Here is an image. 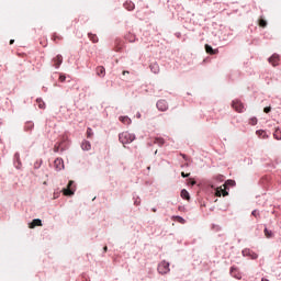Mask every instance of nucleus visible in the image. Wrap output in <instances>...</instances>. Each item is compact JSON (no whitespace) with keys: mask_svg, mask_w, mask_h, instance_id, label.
<instances>
[{"mask_svg":"<svg viewBox=\"0 0 281 281\" xmlns=\"http://www.w3.org/2000/svg\"><path fill=\"white\" fill-rule=\"evenodd\" d=\"M158 272L161 273V276H166V273L170 272V263L167 261H161L158 265Z\"/></svg>","mask_w":281,"mask_h":281,"instance_id":"nucleus-3","label":"nucleus"},{"mask_svg":"<svg viewBox=\"0 0 281 281\" xmlns=\"http://www.w3.org/2000/svg\"><path fill=\"white\" fill-rule=\"evenodd\" d=\"M259 26L260 27H267V20H259Z\"/></svg>","mask_w":281,"mask_h":281,"instance_id":"nucleus-29","label":"nucleus"},{"mask_svg":"<svg viewBox=\"0 0 281 281\" xmlns=\"http://www.w3.org/2000/svg\"><path fill=\"white\" fill-rule=\"evenodd\" d=\"M263 111H265L266 113H271V106L265 108Z\"/></svg>","mask_w":281,"mask_h":281,"instance_id":"nucleus-35","label":"nucleus"},{"mask_svg":"<svg viewBox=\"0 0 281 281\" xmlns=\"http://www.w3.org/2000/svg\"><path fill=\"white\" fill-rule=\"evenodd\" d=\"M29 227L30 229H34V227H43V222L38 218L33 220Z\"/></svg>","mask_w":281,"mask_h":281,"instance_id":"nucleus-10","label":"nucleus"},{"mask_svg":"<svg viewBox=\"0 0 281 281\" xmlns=\"http://www.w3.org/2000/svg\"><path fill=\"white\" fill-rule=\"evenodd\" d=\"M126 74H128V70L123 71V76H126Z\"/></svg>","mask_w":281,"mask_h":281,"instance_id":"nucleus-40","label":"nucleus"},{"mask_svg":"<svg viewBox=\"0 0 281 281\" xmlns=\"http://www.w3.org/2000/svg\"><path fill=\"white\" fill-rule=\"evenodd\" d=\"M231 274L233 276V278H236L237 280H240L241 278L240 273H238V269H236L235 267L231 268Z\"/></svg>","mask_w":281,"mask_h":281,"instance_id":"nucleus-13","label":"nucleus"},{"mask_svg":"<svg viewBox=\"0 0 281 281\" xmlns=\"http://www.w3.org/2000/svg\"><path fill=\"white\" fill-rule=\"evenodd\" d=\"M56 38H58V36H54V41H56Z\"/></svg>","mask_w":281,"mask_h":281,"instance_id":"nucleus-41","label":"nucleus"},{"mask_svg":"<svg viewBox=\"0 0 281 281\" xmlns=\"http://www.w3.org/2000/svg\"><path fill=\"white\" fill-rule=\"evenodd\" d=\"M279 63H280V55L278 54H273L269 58V64L272 65V67H278Z\"/></svg>","mask_w":281,"mask_h":281,"instance_id":"nucleus-6","label":"nucleus"},{"mask_svg":"<svg viewBox=\"0 0 281 281\" xmlns=\"http://www.w3.org/2000/svg\"><path fill=\"white\" fill-rule=\"evenodd\" d=\"M188 184L189 186H196V181H194L193 179H189Z\"/></svg>","mask_w":281,"mask_h":281,"instance_id":"nucleus-33","label":"nucleus"},{"mask_svg":"<svg viewBox=\"0 0 281 281\" xmlns=\"http://www.w3.org/2000/svg\"><path fill=\"white\" fill-rule=\"evenodd\" d=\"M180 195L182 199H186V201H190V193L188 192V190L183 189Z\"/></svg>","mask_w":281,"mask_h":281,"instance_id":"nucleus-18","label":"nucleus"},{"mask_svg":"<svg viewBox=\"0 0 281 281\" xmlns=\"http://www.w3.org/2000/svg\"><path fill=\"white\" fill-rule=\"evenodd\" d=\"M228 194L226 184L217 188L215 192V196H227Z\"/></svg>","mask_w":281,"mask_h":281,"instance_id":"nucleus-5","label":"nucleus"},{"mask_svg":"<svg viewBox=\"0 0 281 281\" xmlns=\"http://www.w3.org/2000/svg\"><path fill=\"white\" fill-rule=\"evenodd\" d=\"M232 108L234 109V111H236L237 113H243L245 111V104H243V102L238 99H235L232 103Z\"/></svg>","mask_w":281,"mask_h":281,"instance_id":"nucleus-4","label":"nucleus"},{"mask_svg":"<svg viewBox=\"0 0 281 281\" xmlns=\"http://www.w3.org/2000/svg\"><path fill=\"white\" fill-rule=\"evenodd\" d=\"M124 8L125 10H128L130 12L135 10V3H133V1H126L124 3Z\"/></svg>","mask_w":281,"mask_h":281,"instance_id":"nucleus-12","label":"nucleus"},{"mask_svg":"<svg viewBox=\"0 0 281 281\" xmlns=\"http://www.w3.org/2000/svg\"><path fill=\"white\" fill-rule=\"evenodd\" d=\"M88 38L92 42V43H98V35L93 34V33H89L88 34Z\"/></svg>","mask_w":281,"mask_h":281,"instance_id":"nucleus-22","label":"nucleus"},{"mask_svg":"<svg viewBox=\"0 0 281 281\" xmlns=\"http://www.w3.org/2000/svg\"><path fill=\"white\" fill-rule=\"evenodd\" d=\"M10 45H14V40H10Z\"/></svg>","mask_w":281,"mask_h":281,"instance_id":"nucleus-39","label":"nucleus"},{"mask_svg":"<svg viewBox=\"0 0 281 281\" xmlns=\"http://www.w3.org/2000/svg\"><path fill=\"white\" fill-rule=\"evenodd\" d=\"M156 106H157L158 111H166L168 109V101L167 100H159L156 103Z\"/></svg>","mask_w":281,"mask_h":281,"instance_id":"nucleus-7","label":"nucleus"},{"mask_svg":"<svg viewBox=\"0 0 281 281\" xmlns=\"http://www.w3.org/2000/svg\"><path fill=\"white\" fill-rule=\"evenodd\" d=\"M181 177H183L184 179L187 178V177H190V172L189 173H186V172H181Z\"/></svg>","mask_w":281,"mask_h":281,"instance_id":"nucleus-36","label":"nucleus"},{"mask_svg":"<svg viewBox=\"0 0 281 281\" xmlns=\"http://www.w3.org/2000/svg\"><path fill=\"white\" fill-rule=\"evenodd\" d=\"M55 166H56L57 170H61V169L64 168L63 159L57 158V159L55 160Z\"/></svg>","mask_w":281,"mask_h":281,"instance_id":"nucleus-20","label":"nucleus"},{"mask_svg":"<svg viewBox=\"0 0 281 281\" xmlns=\"http://www.w3.org/2000/svg\"><path fill=\"white\" fill-rule=\"evenodd\" d=\"M205 52L211 56H216V54H218V49L212 48V46H210L209 44H205Z\"/></svg>","mask_w":281,"mask_h":281,"instance_id":"nucleus-11","label":"nucleus"},{"mask_svg":"<svg viewBox=\"0 0 281 281\" xmlns=\"http://www.w3.org/2000/svg\"><path fill=\"white\" fill-rule=\"evenodd\" d=\"M114 50L122 52V46H120V44H117V42H116V45L114 47Z\"/></svg>","mask_w":281,"mask_h":281,"instance_id":"nucleus-31","label":"nucleus"},{"mask_svg":"<svg viewBox=\"0 0 281 281\" xmlns=\"http://www.w3.org/2000/svg\"><path fill=\"white\" fill-rule=\"evenodd\" d=\"M82 150H89L91 148V143L89 140H83L81 143Z\"/></svg>","mask_w":281,"mask_h":281,"instance_id":"nucleus-16","label":"nucleus"},{"mask_svg":"<svg viewBox=\"0 0 281 281\" xmlns=\"http://www.w3.org/2000/svg\"><path fill=\"white\" fill-rule=\"evenodd\" d=\"M67 80V77L65 75L59 76V82H65Z\"/></svg>","mask_w":281,"mask_h":281,"instance_id":"nucleus-32","label":"nucleus"},{"mask_svg":"<svg viewBox=\"0 0 281 281\" xmlns=\"http://www.w3.org/2000/svg\"><path fill=\"white\" fill-rule=\"evenodd\" d=\"M76 192V186H74V181L70 180L67 184L66 189H63L64 196H74Z\"/></svg>","mask_w":281,"mask_h":281,"instance_id":"nucleus-2","label":"nucleus"},{"mask_svg":"<svg viewBox=\"0 0 281 281\" xmlns=\"http://www.w3.org/2000/svg\"><path fill=\"white\" fill-rule=\"evenodd\" d=\"M273 137L274 139H281V130L280 128H277L273 133Z\"/></svg>","mask_w":281,"mask_h":281,"instance_id":"nucleus-23","label":"nucleus"},{"mask_svg":"<svg viewBox=\"0 0 281 281\" xmlns=\"http://www.w3.org/2000/svg\"><path fill=\"white\" fill-rule=\"evenodd\" d=\"M154 144H157V146H164L166 144V140L161 137H157L155 138Z\"/></svg>","mask_w":281,"mask_h":281,"instance_id":"nucleus-21","label":"nucleus"},{"mask_svg":"<svg viewBox=\"0 0 281 281\" xmlns=\"http://www.w3.org/2000/svg\"><path fill=\"white\" fill-rule=\"evenodd\" d=\"M245 254L248 255L249 257H251L252 260H256L258 258V254H256V252H251L249 250H244L243 255L245 256Z\"/></svg>","mask_w":281,"mask_h":281,"instance_id":"nucleus-17","label":"nucleus"},{"mask_svg":"<svg viewBox=\"0 0 281 281\" xmlns=\"http://www.w3.org/2000/svg\"><path fill=\"white\" fill-rule=\"evenodd\" d=\"M265 236L266 238H273V232L271 231H268L267 228H265Z\"/></svg>","mask_w":281,"mask_h":281,"instance_id":"nucleus-24","label":"nucleus"},{"mask_svg":"<svg viewBox=\"0 0 281 281\" xmlns=\"http://www.w3.org/2000/svg\"><path fill=\"white\" fill-rule=\"evenodd\" d=\"M60 148V145H55L54 151L58 153V149Z\"/></svg>","mask_w":281,"mask_h":281,"instance_id":"nucleus-37","label":"nucleus"},{"mask_svg":"<svg viewBox=\"0 0 281 281\" xmlns=\"http://www.w3.org/2000/svg\"><path fill=\"white\" fill-rule=\"evenodd\" d=\"M104 252L109 251V247H103Z\"/></svg>","mask_w":281,"mask_h":281,"instance_id":"nucleus-38","label":"nucleus"},{"mask_svg":"<svg viewBox=\"0 0 281 281\" xmlns=\"http://www.w3.org/2000/svg\"><path fill=\"white\" fill-rule=\"evenodd\" d=\"M87 137H88V138L93 137V130H91V127H88V128H87Z\"/></svg>","mask_w":281,"mask_h":281,"instance_id":"nucleus-27","label":"nucleus"},{"mask_svg":"<svg viewBox=\"0 0 281 281\" xmlns=\"http://www.w3.org/2000/svg\"><path fill=\"white\" fill-rule=\"evenodd\" d=\"M119 140L121 144H131L132 142H135V136L134 134H131L128 132H123L119 135Z\"/></svg>","mask_w":281,"mask_h":281,"instance_id":"nucleus-1","label":"nucleus"},{"mask_svg":"<svg viewBox=\"0 0 281 281\" xmlns=\"http://www.w3.org/2000/svg\"><path fill=\"white\" fill-rule=\"evenodd\" d=\"M224 186H236V181L234 180H227L226 183Z\"/></svg>","mask_w":281,"mask_h":281,"instance_id":"nucleus-30","label":"nucleus"},{"mask_svg":"<svg viewBox=\"0 0 281 281\" xmlns=\"http://www.w3.org/2000/svg\"><path fill=\"white\" fill-rule=\"evenodd\" d=\"M34 128V122L27 121L24 125V131H32Z\"/></svg>","mask_w":281,"mask_h":281,"instance_id":"nucleus-15","label":"nucleus"},{"mask_svg":"<svg viewBox=\"0 0 281 281\" xmlns=\"http://www.w3.org/2000/svg\"><path fill=\"white\" fill-rule=\"evenodd\" d=\"M252 216H255L256 218H258V216H260V213L259 212H257L256 210L255 211H252Z\"/></svg>","mask_w":281,"mask_h":281,"instance_id":"nucleus-34","label":"nucleus"},{"mask_svg":"<svg viewBox=\"0 0 281 281\" xmlns=\"http://www.w3.org/2000/svg\"><path fill=\"white\" fill-rule=\"evenodd\" d=\"M153 212H157V210L153 209Z\"/></svg>","mask_w":281,"mask_h":281,"instance_id":"nucleus-42","label":"nucleus"},{"mask_svg":"<svg viewBox=\"0 0 281 281\" xmlns=\"http://www.w3.org/2000/svg\"><path fill=\"white\" fill-rule=\"evenodd\" d=\"M120 122H122V124H125L128 126V124H131L133 121L131 120V117L128 116H120L119 117Z\"/></svg>","mask_w":281,"mask_h":281,"instance_id":"nucleus-14","label":"nucleus"},{"mask_svg":"<svg viewBox=\"0 0 281 281\" xmlns=\"http://www.w3.org/2000/svg\"><path fill=\"white\" fill-rule=\"evenodd\" d=\"M249 124H250L251 126H256V124H258V119H256V117L250 119V120H249Z\"/></svg>","mask_w":281,"mask_h":281,"instance_id":"nucleus-28","label":"nucleus"},{"mask_svg":"<svg viewBox=\"0 0 281 281\" xmlns=\"http://www.w3.org/2000/svg\"><path fill=\"white\" fill-rule=\"evenodd\" d=\"M173 221H177L178 223H181L182 225L186 223V220L181 216H173Z\"/></svg>","mask_w":281,"mask_h":281,"instance_id":"nucleus-26","label":"nucleus"},{"mask_svg":"<svg viewBox=\"0 0 281 281\" xmlns=\"http://www.w3.org/2000/svg\"><path fill=\"white\" fill-rule=\"evenodd\" d=\"M95 71L99 78H104V76H106V69L103 66L97 67Z\"/></svg>","mask_w":281,"mask_h":281,"instance_id":"nucleus-9","label":"nucleus"},{"mask_svg":"<svg viewBox=\"0 0 281 281\" xmlns=\"http://www.w3.org/2000/svg\"><path fill=\"white\" fill-rule=\"evenodd\" d=\"M149 68H150V71H153V74H157L159 71V64L157 63L151 64Z\"/></svg>","mask_w":281,"mask_h":281,"instance_id":"nucleus-19","label":"nucleus"},{"mask_svg":"<svg viewBox=\"0 0 281 281\" xmlns=\"http://www.w3.org/2000/svg\"><path fill=\"white\" fill-rule=\"evenodd\" d=\"M54 67L58 69L60 65H63V55H57L55 58H53Z\"/></svg>","mask_w":281,"mask_h":281,"instance_id":"nucleus-8","label":"nucleus"},{"mask_svg":"<svg viewBox=\"0 0 281 281\" xmlns=\"http://www.w3.org/2000/svg\"><path fill=\"white\" fill-rule=\"evenodd\" d=\"M36 102L38 104V109H45V102L43 101V99H37Z\"/></svg>","mask_w":281,"mask_h":281,"instance_id":"nucleus-25","label":"nucleus"}]
</instances>
